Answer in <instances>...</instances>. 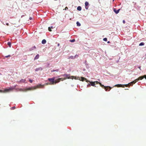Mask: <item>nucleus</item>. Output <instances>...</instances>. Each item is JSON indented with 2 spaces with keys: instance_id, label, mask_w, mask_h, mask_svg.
Segmentation results:
<instances>
[{
  "instance_id": "f257e3e1",
  "label": "nucleus",
  "mask_w": 146,
  "mask_h": 146,
  "mask_svg": "<svg viewBox=\"0 0 146 146\" xmlns=\"http://www.w3.org/2000/svg\"><path fill=\"white\" fill-rule=\"evenodd\" d=\"M138 81V79H136L135 80L131 82L130 83H128L127 84H125V85H122L121 84H116L114 86H116L118 87H121L123 88L124 87V86L126 87H128V86H129L130 85H133V84H135L136 82Z\"/></svg>"
},
{
  "instance_id": "f03ea898",
  "label": "nucleus",
  "mask_w": 146,
  "mask_h": 146,
  "mask_svg": "<svg viewBox=\"0 0 146 146\" xmlns=\"http://www.w3.org/2000/svg\"><path fill=\"white\" fill-rule=\"evenodd\" d=\"M43 85H42L40 84L38 85L36 87H29V88H25L23 89H21L20 91H24V92H26L27 90H32L35 89L36 88H39L40 86H43Z\"/></svg>"
},
{
  "instance_id": "7ed1b4c3",
  "label": "nucleus",
  "mask_w": 146,
  "mask_h": 146,
  "mask_svg": "<svg viewBox=\"0 0 146 146\" xmlns=\"http://www.w3.org/2000/svg\"><path fill=\"white\" fill-rule=\"evenodd\" d=\"M96 82L97 84H100V86H101L102 88H104L106 90V91H107L108 90L106 88V87H107L108 88V89H109V91L110 90L111 88L110 86H108L107 87L103 85L101 83H100L98 81H96Z\"/></svg>"
},
{
  "instance_id": "20e7f679",
  "label": "nucleus",
  "mask_w": 146,
  "mask_h": 146,
  "mask_svg": "<svg viewBox=\"0 0 146 146\" xmlns=\"http://www.w3.org/2000/svg\"><path fill=\"white\" fill-rule=\"evenodd\" d=\"M96 82L97 84H100V86H101L102 88H104L106 90V91H107L108 90L106 88V87H107L108 88V89H109V91L110 90L111 88L110 86H108L107 87L103 85L101 83H100L98 81H96Z\"/></svg>"
},
{
  "instance_id": "39448f33",
  "label": "nucleus",
  "mask_w": 146,
  "mask_h": 146,
  "mask_svg": "<svg viewBox=\"0 0 146 146\" xmlns=\"http://www.w3.org/2000/svg\"><path fill=\"white\" fill-rule=\"evenodd\" d=\"M75 79L77 80H79L80 81H84V80H86V82H88V80H87L85 78L83 77H81L80 78V77H75Z\"/></svg>"
},
{
  "instance_id": "423d86ee",
  "label": "nucleus",
  "mask_w": 146,
  "mask_h": 146,
  "mask_svg": "<svg viewBox=\"0 0 146 146\" xmlns=\"http://www.w3.org/2000/svg\"><path fill=\"white\" fill-rule=\"evenodd\" d=\"M55 77H54L52 78H48V80L50 82V83L49 84L50 85H54V80Z\"/></svg>"
},
{
  "instance_id": "0eeeda50",
  "label": "nucleus",
  "mask_w": 146,
  "mask_h": 146,
  "mask_svg": "<svg viewBox=\"0 0 146 146\" xmlns=\"http://www.w3.org/2000/svg\"><path fill=\"white\" fill-rule=\"evenodd\" d=\"M62 76L66 77V78H63V80H65L67 78L70 79V77L69 76V75H68L67 74H63L62 75Z\"/></svg>"
},
{
  "instance_id": "6e6552de",
  "label": "nucleus",
  "mask_w": 146,
  "mask_h": 146,
  "mask_svg": "<svg viewBox=\"0 0 146 146\" xmlns=\"http://www.w3.org/2000/svg\"><path fill=\"white\" fill-rule=\"evenodd\" d=\"M95 83H96V82H91V84H88L87 85V87H89L90 86V85L92 86H94V87H96V86H95V84H96Z\"/></svg>"
},
{
  "instance_id": "1a4fd4ad",
  "label": "nucleus",
  "mask_w": 146,
  "mask_h": 146,
  "mask_svg": "<svg viewBox=\"0 0 146 146\" xmlns=\"http://www.w3.org/2000/svg\"><path fill=\"white\" fill-rule=\"evenodd\" d=\"M60 80H63L62 78H59L56 80H54V84L59 82Z\"/></svg>"
},
{
  "instance_id": "9d476101",
  "label": "nucleus",
  "mask_w": 146,
  "mask_h": 146,
  "mask_svg": "<svg viewBox=\"0 0 146 146\" xmlns=\"http://www.w3.org/2000/svg\"><path fill=\"white\" fill-rule=\"evenodd\" d=\"M120 10V9H119L118 10H116V9L115 8H113V11L116 14H117L119 13V11Z\"/></svg>"
},
{
  "instance_id": "9b49d317",
  "label": "nucleus",
  "mask_w": 146,
  "mask_h": 146,
  "mask_svg": "<svg viewBox=\"0 0 146 146\" xmlns=\"http://www.w3.org/2000/svg\"><path fill=\"white\" fill-rule=\"evenodd\" d=\"M88 5L89 3L88 2L86 1L85 2V8L86 9H88Z\"/></svg>"
},
{
  "instance_id": "f8f14e48",
  "label": "nucleus",
  "mask_w": 146,
  "mask_h": 146,
  "mask_svg": "<svg viewBox=\"0 0 146 146\" xmlns=\"http://www.w3.org/2000/svg\"><path fill=\"white\" fill-rule=\"evenodd\" d=\"M12 90V89L11 88H9L8 89H6L4 90V92H9L10 91H11Z\"/></svg>"
},
{
  "instance_id": "ddd939ff",
  "label": "nucleus",
  "mask_w": 146,
  "mask_h": 146,
  "mask_svg": "<svg viewBox=\"0 0 146 146\" xmlns=\"http://www.w3.org/2000/svg\"><path fill=\"white\" fill-rule=\"evenodd\" d=\"M42 70V69L41 67H39V68H36L35 69V70L36 71H38L39 70L41 71Z\"/></svg>"
},
{
  "instance_id": "4468645a",
  "label": "nucleus",
  "mask_w": 146,
  "mask_h": 146,
  "mask_svg": "<svg viewBox=\"0 0 146 146\" xmlns=\"http://www.w3.org/2000/svg\"><path fill=\"white\" fill-rule=\"evenodd\" d=\"M144 78V77L143 76H141L139 77L137 79H138V81H139V80H141L143 79Z\"/></svg>"
},
{
  "instance_id": "2eb2a0df",
  "label": "nucleus",
  "mask_w": 146,
  "mask_h": 146,
  "mask_svg": "<svg viewBox=\"0 0 146 146\" xmlns=\"http://www.w3.org/2000/svg\"><path fill=\"white\" fill-rule=\"evenodd\" d=\"M46 42V41L45 39H43L42 41V43L43 44H45Z\"/></svg>"
},
{
  "instance_id": "dca6fc26",
  "label": "nucleus",
  "mask_w": 146,
  "mask_h": 146,
  "mask_svg": "<svg viewBox=\"0 0 146 146\" xmlns=\"http://www.w3.org/2000/svg\"><path fill=\"white\" fill-rule=\"evenodd\" d=\"M53 26H51L50 27H49L48 28V30L49 31H52L51 29H53Z\"/></svg>"
},
{
  "instance_id": "f3484780",
  "label": "nucleus",
  "mask_w": 146,
  "mask_h": 146,
  "mask_svg": "<svg viewBox=\"0 0 146 146\" xmlns=\"http://www.w3.org/2000/svg\"><path fill=\"white\" fill-rule=\"evenodd\" d=\"M39 57V55L38 54H37L35 57L34 59L36 60L38 59Z\"/></svg>"
},
{
  "instance_id": "a211bd4d",
  "label": "nucleus",
  "mask_w": 146,
  "mask_h": 146,
  "mask_svg": "<svg viewBox=\"0 0 146 146\" xmlns=\"http://www.w3.org/2000/svg\"><path fill=\"white\" fill-rule=\"evenodd\" d=\"M77 9L78 11H80L82 9V8L80 6H79L77 7Z\"/></svg>"
},
{
  "instance_id": "6ab92c4d",
  "label": "nucleus",
  "mask_w": 146,
  "mask_h": 146,
  "mask_svg": "<svg viewBox=\"0 0 146 146\" xmlns=\"http://www.w3.org/2000/svg\"><path fill=\"white\" fill-rule=\"evenodd\" d=\"M25 79H21L20 81V82H25Z\"/></svg>"
},
{
  "instance_id": "aec40b11",
  "label": "nucleus",
  "mask_w": 146,
  "mask_h": 146,
  "mask_svg": "<svg viewBox=\"0 0 146 146\" xmlns=\"http://www.w3.org/2000/svg\"><path fill=\"white\" fill-rule=\"evenodd\" d=\"M76 24H77V26H78L79 27V26H81L80 24L78 21L77 22H76Z\"/></svg>"
},
{
  "instance_id": "412c9836",
  "label": "nucleus",
  "mask_w": 146,
  "mask_h": 146,
  "mask_svg": "<svg viewBox=\"0 0 146 146\" xmlns=\"http://www.w3.org/2000/svg\"><path fill=\"white\" fill-rule=\"evenodd\" d=\"M144 44V43L143 42H141L139 45V46H143Z\"/></svg>"
},
{
  "instance_id": "4be33fe9",
  "label": "nucleus",
  "mask_w": 146,
  "mask_h": 146,
  "mask_svg": "<svg viewBox=\"0 0 146 146\" xmlns=\"http://www.w3.org/2000/svg\"><path fill=\"white\" fill-rule=\"evenodd\" d=\"M36 48V47L35 46H34L30 49V50L31 51L32 50L34 49H35Z\"/></svg>"
},
{
  "instance_id": "5701e85b",
  "label": "nucleus",
  "mask_w": 146,
  "mask_h": 146,
  "mask_svg": "<svg viewBox=\"0 0 146 146\" xmlns=\"http://www.w3.org/2000/svg\"><path fill=\"white\" fill-rule=\"evenodd\" d=\"M11 42H7V44L9 46V47H11Z\"/></svg>"
},
{
  "instance_id": "b1692460",
  "label": "nucleus",
  "mask_w": 146,
  "mask_h": 146,
  "mask_svg": "<svg viewBox=\"0 0 146 146\" xmlns=\"http://www.w3.org/2000/svg\"><path fill=\"white\" fill-rule=\"evenodd\" d=\"M58 69L53 70L51 71V72H54L55 71L58 72Z\"/></svg>"
},
{
  "instance_id": "393cba45",
  "label": "nucleus",
  "mask_w": 146,
  "mask_h": 146,
  "mask_svg": "<svg viewBox=\"0 0 146 146\" xmlns=\"http://www.w3.org/2000/svg\"><path fill=\"white\" fill-rule=\"evenodd\" d=\"M75 41V40L74 39H72L70 40V41L71 42H74Z\"/></svg>"
},
{
  "instance_id": "a878e982",
  "label": "nucleus",
  "mask_w": 146,
  "mask_h": 146,
  "mask_svg": "<svg viewBox=\"0 0 146 146\" xmlns=\"http://www.w3.org/2000/svg\"><path fill=\"white\" fill-rule=\"evenodd\" d=\"M103 40L104 41H106L107 40V39L106 38H104L103 39Z\"/></svg>"
},
{
  "instance_id": "bb28decb",
  "label": "nucleus",
  "mask_w": 146,
  "mask_h": 146,
  "mask_svg": "<svg viewBox=\"0 0 146 146\" xmlns=\"http://www.w3.org/2000/svg\"><path fill=\"white\" fill-rule=\"evenodd\" d=\"M70 58H71V59H74L75 58H74V57L73 56H71Z\"/></svg>"
},
{
  "instance_id": "cd10ccee",
  "label": "nucleus",
  "mask_w": 146,
  "mask_h": 146,
  "mask_svg": "<svg viewBox=\"0 0 146 146\" xmlns=\"http://www.w3.org/2000/svg\"><path fill=\"white\" fill-rule=\"evenodd\" d=\"M30 82L31 83H32L33 82V80H31V79H30L29 80Z\"/></svg>"
},
{
  "instance_id": "c85d7f7f",
  "label": "nucleus",
  "mask_w": 146,
  "mask_h": 146,
  "mask_svg": "<svg viewBox=\"0 0 146 146\" xmlns=\"http://www.w3.org/2000/svg\"><path fill=\"white\" fill-rule=\"evenodd\" d=\"M10 55H8V56H5V57H6V58H7L8 57H10Z\"/></svg>"
},
{
  "instance_id": "c756f323",
  "label": "nucleus",
  "mask_w": 146,
  "mask_h": 146,
  "mask_svg": "<svg viewBox=\"0 0 146 146\" xmlns=\"http://www.w3.org/2000/svg\"><path fill=\"white\" fill-rule=\"evenodd\" d=\"M68 9V7H66L64 9L65 10H67Z\"/></svg>"
},
{
  "instance_id": "7c9ffc66",
  "label": "nucleus",
  "mask_w": 146,
  "mask_h": 146,
  "mask_svg": "<svg viewBox=\"0 0 146 146\" xmlns=\"http://www.w3.org/2000/svg\"><path fill=\"white\" fill-rule=\"evenodd\" d=\"M33 19V18L32 17H30L29 18V19L30 20H32Z\"/></svg>"
},
{
  "instance_id": "2f4dec72",
  "label": "nucleus",
  "mask_w": 146,
  "mask_h": 146,
  "mask_svg": "<svg viewBox=\"0 0 146 146\" xmlns=\"http://www.w3.org/2000/svg\"><path fill=\"white\" fill-rule=\"evenodd\" d=\"M78 55H76L74 56V58H75L76 57H78Z\"/></svg>"
},
{
  "instance_id": "473e14b6",
  "label": "nucleus",
  "mask_w": 146,
  "mask_h": 146,
  "mask_svg": "<svg viewBox=\"0 0 146 146\" xmlns=\"http://www.w3.org/2000/svg\"><path fill=\"white\" fill-rule=\"evenodd\" d=\"M123 23H124V24H125V20H123Z\"/></svg>"
},
{
  "instance_id": "72a5a7b5",
  "label": "nucleus",
  "mask_w": 146,
  "mask_h": 146,
  "mask_svg": "<svg viewBox=\"0 0 146 146\" xmlns=\"http://www.w3.org/2000/svg\"><path fill=\"white\" fill-rule=\"evenodd\" d=\"M15 108V107H13L12 108V109L13 110Z\"/></svg>"
},
{
  "instance_id": "f704fd0d",
  "label": "nucleus",
  "mask_w": 146,
  "mask_h": 146,
  "mask_svg": "<svg viewBox=\"0 0 146 146\" xmlns=\"http://www.w3.org/2000/svg\"><path fill=\"white\" fill-rule=\"evenodd\" d=\"M5 24L7 26H8L9 25L8 23H6Z\"/></svg>"
},
{
  "instance_id": "c9c22d12",
  "label": "nucleus",
  "mask_w": 146,
  "mask_h": 146,
  "mask_svg": "<svg viewBox=\"0 0 146 146\" xmlns=\"http://www.w3.org/2000/svg\"><path fill=\"white\" fill-rule=\"evenodd\" d=\"M110 41H108V42H107V43H110Z\"/></svg>"
},
{
  "instance_id": "e433bc0d",
  "label": "nucleus",
  "mask_w": 146,
  "mask_h": 146,
  "mask_svg": "<svg viewBox=\"0 0 146 146\" xmlns=\"http://www.w3.org/2000/svg\"><path fill=\"white\" fill-rule=\"evenodd\" d=\"M140 68H141V67H140V66H139V67H138V68H139L140 70H141V69Z\"/></svg>"
},
{
  "instance_id": "4c0bfd02",
  "label": "nucleus",
  "mask_w": 146,
  "mask_h": 146,
  "mask_svg": "<svg viewBox=\"0 0 146 146\" xmlns=\"http://www.w3.org/2000/svg\"><path fill=\"white\" fill-rule=\"evenodd\" d=\"M60 45V44L59 43L58 44V46H59Z\"/></svg>"
},
{
  "instance_id": "58836bf2",
  "label": "nucleus",
  "mask_w": 146,
  "mask_h": 146,
  "mask_svg": "<svg viewBox=\"0 0 146 146\" xmlns=\"http://www.w3.org/2000/svg\"><path fill=\"white\" fill-rule=\"evenodd\" d=\"M145 76H146V75H145ZM145 78L146 79V77H145Z\"/></svg>"
},
{
  "instance_id": "ea45409f",
  "label": "nucleus",
  "mask_w": 146,
  "mask_h": 146,
  "mask_svg": "<svg viewBox=\"0 0 146 146\" xmlns=\"http://www.w3.org/2000/svg\"><path fill=\"white\" fill-rule=\"evenodd\" d=\"M5 23H3V24L4 25H5Z\"/></svg>"
},
{
  "instance_id": "a19ab883",
  "label": "nucleus",
  "mask_w": 146,
  "mask_h": 146,
  "mask_svg": "<svg viewBox=\"0 0 146 146\" xmlns=\"http://www.w3.org/2000/svg\"><path fill=\"white\" fill-rule=\"evenodd\" d=\"M0 92H2V91L1 90H0Z\"/></svg>"
},
{
  "instance_id": "79ce46f5",
  "label": "nucleus",
  "mask_w": 146,
  "mask_h": 146,
  "mask_svg": "<svg viewBox=\"0 0 146 146\" xmlns=\"http://www.w3.org/2000/svg\"><path fill=\"white\" fill-rule=\"evenodd\" d=\"M71 77H74V76H71Z\"/></svg>"
},
{
  "instance_id": "37998d69",
  "label": "nucleus",
  "mask_w": 146,
  "mask_h": 146,
  "mask_svg": "<svg viewBox=\"0 0 146 146\" xmlns=\"http://www.w3.org/2000/svg\"><path fill=\"white\" fill-rule=\"evenodd\" d=\"M114 0H113V1Z\"/></svg>"
},
{
  "instance_id": "c03bdc74",
  "label": "nucleus",
  "mask_w": 146,
  "mask_h": 146,
  "mask_svg": "<svg viewBox=\"0 0 146 146\" xmlns=\"http://www.w3.org/2000/svg\"><path fill=\"white\" fill-rule=\"evenodd\" d=\"M125 89V90H127V88H126V89Z\"/></svg>"
},
{
  "instance_id": "a18cd8bd",
  "label": "nucleus",
  "mask_w": 146,
  "mask_h": 146,
  "mask_svg": "<svg viewBox=\"0 0 146 146\" xmlns=\"http://www.w3.org/2000/svg\"><path fill=\"white\" fill-rule=\"evenodd\" d=\"M1 74H0V75H1Z\"/></svg>"
}]
</instances>
